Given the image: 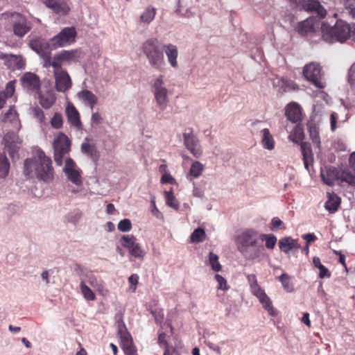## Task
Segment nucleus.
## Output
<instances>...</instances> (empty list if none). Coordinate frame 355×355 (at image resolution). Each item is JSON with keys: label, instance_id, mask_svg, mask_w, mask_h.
Wrapping results in <instances>:
<instances>
[{"label": "nucleus", "instance_id": "f257e3e1", "mask_svg": "<svg viewBox=\"0 0 355 355\" xmlns=\"http://www.w3.org/2000/svg\"><path fill=\"white\" fill-rule=\"evenodd\" d=\"M33 173L38 180L45 182H50L54 178V169L51 159L46 156L41 149L36 150L32 158H28L24 161V175L30 177Z\"/></svg>", "mask_w": 355, "mask_h": 355}, {"label": "nucleus", "instance_id": "f03ea898", "mask_svg": "<svg viewBox=\"0 0 355 355\" xmlns=\"http://www.w3.org/2000/svg\"><path fill=\"white\" fill-rule=\"evenodd\" d=\"M322 39L329 43L334 42H344L352 36V28L346 21L338 19L331 26L327 23L321 26Z\"/></svg>", "mask_w": 355, "mask_h": 355}, {"label": "nucleus", "instance_id": "7ed1b4c3", "mask_svg": "<svg viewBox=\"0 0 355 355\" xmlns=\"http://www.w3.org/2000/svg\"><path fill=\"white\" fill-rule=\"evenodd\" d=\"M150 65L161 70L165 64L163 53V44L157 38L151 37L145 40L141 47Z\"/></svg>", "mask_w": 355, "mask_h": 355}, {"label": "nucleus", "instance_id": "20e7f679", "mask_svg": "<svg viewBox=\"0 0 355 355\" xmlns=\"http://www.w3.org/2000/svg\"><path fill=\"white\" fill-rule=\"evenodd\" d=\"M70 141L62 132H60L53 141L54 160L58 166L62 164L63 157L70 150Z\"/></svg>", "mask_w": 355, "mask_h": 355}, {"label": "nucleus", "instance_id": "39448f33", "mask_svg": "<svg viewBox=\"0 0 355 355\" xmlns=\"http://www.w3.org/2000/svg\"><path fill=\"white\" fill-rule=\"evenodd\" d=\"M10 24L13 34L19 37H24L32 28L31 23L23 15L14 12L10 15Z\"/></svg>", "mask_w": 355, "mask_h": 355}, {"label": "nucleus", "instance_id": "423d86ee", "mask_svg": "<svg viewBox=\"0 0 355 355\" xmlns=\"http://www.w3.org/2000/svg\"><path fill=\"white\" fill-rule=\"evenodd\" d=\"M152 91L159 109L162 110H165L168 103V92L164 86L163 76L160 75L154 80L152 85Z\"/></svg>", "mask_w": 355, "mask_h": 355}, {"label": "nucleus", "instance_id": "0eeeda50", "mask_svg": "<svg viewBox=\"0 0 355 355\" xmlns=\"http://www.w3.org/2000/svg\"><path fill=\"white\" fill-rule=\"evenodd\" d=\"M77 32L73 26L65 27L51 40V45L55 48L65 46L73 43Z\"/></svg>", "mask_w": 355, "mask_h": 355}, {"label": "nucleus", "instance_id": "6e6552de", "mask_svg": "<svg viewBox=\"0 0 355 355\" xmlns=\"http://www.w3.org/2000/svg\"><path fill=\"white\" fill-rule=\"evenodd\" d=\"M304 77L316 87L322 89L324 87V83L321 80V67L320 64L311 62L306 64L303 69Z\"/></svg>", "mask_w": 355, "mask_h": 355}, {"label": "nucleus", "instance_id": "1a4fd4ad", "mask_svg": "<svg viewBox=\"0 0 355 355\" xmlns=\"http://www.w3.org/2000/svg\"><path fill=\"white\" fill-rule=\"evenodd\" d=\"M22 88L29 94H39L41 88L40 77L34 73L26 72L20 78Z\"/></svg>", "mask_w": 355, "mask_h": 355}, {"label": "nucleus", "instance_id": "9d476101", "mask_svg": "<svg viewBox=\"0 0 355 355\" xmlns=\"http://www.w3.org/2000/svg\"><path fill=\"white\" fill-rule=\"evenodd\" d=\"M184 144L186 148L196 158L200 157L202 154V149L200 144L198 138L190 130L189 132L183 133Z\"/></svg>", "mask_w": 355, "mask_h": 355}, {"label": "nucleus", "instance_id": "9b49d317", "mask_svg": "<svg viewBox=\"0 0 355 355\" xmlns=\"http://www.w3.org/2000/svg\"><path fill=\"white\" fill-rule=\"evenodd\" d=\"M238 250L240 252H248L250 246H254L258 243L257 233L252 230L243 232L238 236Z\"/></svg>", "mask_w": 355, "mask_h": 355}, {"label": "nucleus", "instance_id": "f8f14e48", "mask_svg": "<svg viewBox=\"0 0 355 355\" xmlns=\"http://www.w3.org/2000/svg\"><path fill=\"white\" fill-rule=\"evenodd\" d=\"M68 180L76 185L82 184L81 171L77 168L74 161L69 157L65 160V166L63 169Z\"/></svg>", "mask_w": 355, "mask_h": 355}, {"label": "nucleus", "instance_id": "ddd939ff", "mask_svg": "<svg viewBox=\"0 0 355 355\" xmlns=\"http://www.w3.org/2000/svg\"><path fill=\"white\" fill-rule=\"evenodd\" d=\"M0 60H3L4 64L12 71L23 69L26 65L25 60L20 55L1 53Z\"/></svg>", "mask_w": 355, "mask_h": 355}, {"label": "nucleus", "instance_id": "4468645a", "mask_svg": "<svg viewBox=\"0 0 355 355\" xmlns=\"http://www.w3.org/2000/svg\"><path fill=\"white\" fill-rule=\"evenodd\" d=\"M4 148L8 151L9 155L14 158L20 148L21 141L14 132L6 133L3 139Z\"/></svg>", "mask_w": 355, "mask_h": 355}, {"label": "nucleus", "instance_id": "2eb2a0df", "mask_svg": "<svg viewBox=\"0 0 355 355\" xmlns=\"http://www.w3.org/2000/svg\"><path fill=\"white\" fill-rule=\"evenodd\" d=\"M42 2L56 15L64 16L70 11V7L65 0H42Z\"/></svg>", "mask_w": 355, "mask_h": 355}, {"label": "nucleus", "instance_id": "dca6fc26", "mask_svg": "<svg viewBox=\"0 0 355 355\" xmlns=\"http://www.w3.org/2000/svg\"><path fill=\"white\" fill-rule=\"evenodd\" d=\"M251 292L259 299L263 307L269 313L270 315H276V311L272 304L270 299L259 285L255 286L253 289H251Z\"/></svg>", "mask_w": 355, "mask_h": 355}, {"label": "nucleus", "instance_id": "f3484780", "mask_svg": "<svg viewBox=\"0 0 355 355\" xmlns=\"http://www.w3.org/2000/svg\"><path fill=\"white\" fill-rule=\"evenodd\" d=\"M54 77L57 91L64 92L71 88V80L66 70L55 73Z\"/></svg>", "mask_w": 355, "mask_h": 355}, {"label": "nucleus", "instance_id": "a211bd4d", "mask_svg": "<svg viewBox=\"0 0 355 355\" xmlns=\"http://www.w3.org/2000/svg\"><path fill=\"white\" fill-rule=\"evenodd\" d=\"M285 115L288 120L293 123H298L302 121V109L296 103H291L287 105Z\"/></svg>", "mask_w": 355, "mask_h": 355}, {"label": "nucleus", "instance_id": "6ab92c4d", "mask_svg": "<svg viewBox=\"0 0 355 355\" xmlns=\"http://www.w3.org/2000/svg\"><path fill=\"white\" fill-rule=\"evenodd\" d=\"M320 173L323 182L329 186H333L335 181L338 180L339 170L335 167H326L321 170Z\"/></svg>", "mask_w": 355, "mask_h": 355}, {"label": "nucleus", "instance_id": "aec40b11", "mask_svg": "<svg viewBox=\"0 0 355 355\" xmlns=\"http://www.w3.org/2000/svg\"><path fill=\"white\" fill-rule=\"evenodd\" d=\"M304 8L310 12L317 14L320 18H324L327 15L326 9L316 0H308L303 3Z\"/></svg>", "mask_w": 355, "mask_h": 355}, {"label": "nucleus", "instance_id": "412c9836", "mask_svg": "<svg viewBox=\"0 0 355 355\" xmlns=\"http://www.w3.org/2000/svg\"><path fill=\"white\" fill-rule=\"evenodd\" d=\"M327 201L324 208L330 213L334 214L338 210L341 203V198L334 192L327 193Z\"/></svg>", "mask_w": 355, "mask_h": 355}, {"label": "nucleus", "instance_id": "4be33fe9", "mask_svg": "<svg viewBox=\"0 0 355 355\" xmlns=\"http://www.w3.org/2000/svg\"><path fill=\"white\" fill-rule=\"evenodd\" d=\"M314 18H307L306 20L300 21L295 27V31L301 35L305 36L314 32L315 31Z\"/></svg>", "mask_w": 355, "mask_h": 355}, {"label": "nucleus", "instance_id": "5701e85b", "mask_svg": "<svg viewBox=\"0 0 355 355\" xmlns=\"http://www.w3.org/2000/svg\"><path fill=\"white\" fill-rule=\"evenodd\" d=\"M77 96L83 103L89 106L91 110L94 109L95 105L98 102L97 96L88 89H83L79 92Z\"/></svg>", "mask_w": 355, "mask_h": 355}, {"label": "nucleus", "instance_id": "b1692460", "mask_svg": "<svg viewBox=\"0 0 355 355\" xmlns=\"http://www.w3.org/2000/svg\"><path fill=\"white\" fill-rule=\"evenodd\" d=\"M66 115L69 123L76 128L81 125L80 114L77 109L72 103H69L66 107Z\"/></svg>", "mask_w": 355, "mask_h": 355}, {"label": "nucleus", "instance_id": "393cba45", "mask_svg": "<svg viewBox=\"0 0 355 355\" xmlns=\"http://www.w3.org/2000/svg\"><path fill=\"white\" fill-rule=\"evenodd\" d=\"M164 51L168 61L172 67H178L177 58L178 56V47L173 44H163V51Z\"/></svg>", "mask_w": 355, "mask_h": 355}, {"label": "nucleus", "instance_id": "a878e982", "mask_svg": "<svg viewBox=\"0 0 355 355\" xmlns=\"http://www.w3.org/2000/svg\"><path fill=\"white\" fill-rule=\"evenodd\" d=\"M300 148L303 156L304 167L309 170V166L313 162V155L311 144L309 142H301Z\"/></svg>", "mask_w": 355, "mask_h": 355}, {"label": "nucleus", "instance_id": "bb28decb", "mask_svg": "<svg viewBox=\"0 0 355 355\" xmlns=\"http://www.w3.org/2000/svg\"><path fill=\"white\" fill-rule=\"evenodd\" d=\"M279 249L284 253L288 254L290 251L297 250L300 248L297 240L291 237H284L279 241Z\"/></svg>", "mask_w": 355, "mask_h": 355}, {"label": "nucleus", "instance_id": "cd10ccee", "mask_svg": "<svg viewBox=\"0 0 355 355\" xmlns=\"http://www.w3.org/2000/svg\"><path fill=\"white\" fill-rule=\"evenodd\" d=\"M121 340V347L123 349L125 355H135L136 349L134 346L132 338L130 334H126L119 338Z\"/></svg>", "mask_w": 355, "mask_h": 355}, {"label": "nucleus", "instance_id": "c85d7f7f", "mask_svg": "<svg viewBox=\"0 0 355 355\" xmlns=\"http://www.w3.org/2000/svg\"><path fill=\"white\" fill-rule=\"evenodd\" d=\"M15 91V81H9L3 91L0 92V110L3 107L8 98L12 97Z\"/></svg>", "mask_w": 355, "mask_h": 355}, {"label": "nucleus", "instance_id": "c756f323", "mask_svg": "<svg viewBox=\"0 0 355 355\" xmlns=\"http://www.w3.org/2000/svg\"><path fill=\"white\" fill-rule=\"evenodd\" d=\"M248 252H241L246 259L254 260L260 257L264 251V247L258 243L254 246H250L247 249Z\"/></svg>", "mask_w": 355, "mask_h": 355}, {"label": "nucleus", "instance_id": "7c9ffc66", "mask_svg": "<svg viewBox=\"0 0 355 355\" xmlns=\"http://www.w3.org/2000/svg\"><path fill=\"white\" fill-rule=\"evenodd\" d=\"M81 152L86 155L94 162H97L99 158V154L95 144H90L88 142H83L81 144Z\"/></svg>", "mask_w": 355, "mask_h": 355}, {"label": "nucleus", "instance_id": "2f4dec72", "mask_svg": "<svg viewBox=\"0 0 355 355\" xmlns=\"http://www.w3.org/2000/svg\"><path fill=\"white\" fill-rule=\"evenodd\" d=\"M39 102L44 109H49L55 103L56 97L52 92H46L44 94H39Z\"/></svg>", "mask_w": 355, "mask_h": 355}, {"label": "nucleus", "instance_id": "473e14b6", "mask_svg": "<svg viewBox=\"0 0 355 355\" xmlns=\"http://www.w3.org/2000/svg\"><path fill=\"white\" fill-rule=\"evenodd\" d=\"M307 130L309 134V137L314 144L318 148L320 147L321 141L319 133V126L313 121L307 123Z\"/></svg>", "mask_w": 355, "mask_h": 355}, {"label": "nucleus", "instance_id": "72a5a7b5", "mask_svg": "<svg viewBox=\"0 0 355 355\" xmlns=\"http://www.w3.org/2000/svg\"><path fill=\"white\" fill-rule=\"evenodd\" d=\"M29 45L30 47L38 55L43 53L49 49V44L40 37L31 40Z\"/></svg>", "mask_w": 355, "mask_h": 355}, {"label": "nucleus", "instance_id": "f704fd0d", "mask_svg": "<svg viewBox=\"0 0 355 355\" xmlns=\"http://www.w3.org/2000/svg\"><path fill=\"white\" fill-rule=\"evenodd\" d=\"M338 180L345 182L350 185L355 184V171H352L349 168L339 170Z\"/></svg>", "mask_w": 355, "mask_h": 355}, {"label": "nucleus", "instance_id": "c9c22d12", "mask_svg": "<svg viewBox=\"0 0 355 355\" xmlns=\"http://www.w3.org/2000/svg\"><path fill=\"white\" fill-rule=\"evenodd\" d=\"M205 169L204 165L198 161H194L189 169L187 178L191 180V178H199Z\"/></svg>", "mask_w": 355, "mask_h": 355}, {"label": "nucleus", "instance_id": "e433bc0d", "mask_svg": "<svg viewBox=\"0 0 355 355\" xmlns=\"http://www.w3.org/2000/svg\"><path fill=\"white\" fill-rule=\"evenodd\" d=\"M4 121L5 122L11 123L16 129L19 128L20 121L19 119V115L14 108L10 107L5 114Z\"/></svg>", "mask_w": 355, "mask_h": 355}, {"label": "nucleus", "instance_id": "4c0bfd02", "mask_svg": "<svg viewBox=\"0 0 355 355\" xmlns=\"http://www.w3.org/2000/svg\"><path fill=\"white\" fill-rule=\"evenodd\" d=\"M156 15V9L152 6H148L142 14L140 15V22L149 24L155 18Z\"/></svg>", "mask_w": 355, "mask_h": 355}, {"label": "nucleus", "instance_id": "58836bf2", "mask_svg": "<svg viewBox=\"0 0 355 355\" xmlns=\"http://www.w3.org/2000/svg\"><path fill=\"white\" fill-rule=\"evenodd\" d=\"M261 132L263 134L261 141L263 147L268 150H273L275 148V140L269 130L268 128H264Z\"/></svg>", "mask_w": 355, "mask_h": 355}, {"label": "nucleus", "instance_id": "ea45409f", "mask_svg": "<svg viewBox=\"0 0 355 355\" xmlns=\"http://www.w3.org/2000/svg\"><path fill=\"white\" fill-rule=\"evenodd\" d=\"M60 58L64 62L76 61L80 56V51L78 49L71 51H62L60 53Z\"/></svg>", "mask_w": 355, "mask_h": 355}, {"label": "nucleus", "instance_id": "a19ab883", "mask_svg": "<svg viewBox=\"0 0 355 355\" xmlns=\"http://www.w3.org/2000/svg\"><path fill=\"white\" fill-rule=\"evenodd\" d=\"M10 170V163L4 153H0V178H6Z\"/></svg>", "mask_w": 355, "mask_h": 355}, {"label": "nucleus", "instance_id": "79ce46f5", "mask_svg": "<svg viewBox=\"0 0 355 355\" xmlns=\"http://www.w3.org/2000/svg\"><path fill=\"white\" fill-rule=\"evenodd\" d=\"M136 240V238L132 234L123 235L120 239V243L130 251L137 243Z\"/></svg>", "mask_w": 355, "mask_h": 355}, {"label": "nucleus", "instance_id": "37998d69", "mask_svg": "<svg viewBox=\"0 0 355 355\" xmlns=\"http://www.w3.org/2000/svg\"><path fill=\"white\" fill-rule=\"evenodd\" d=\"M259 239L266 241V247L270 250L274 249L277 241V237L272 234H261Z\"/></svg>", "mask_w": 355, "mask_h": 355}, {"label": "nucleus", "instance_id": "c03bdc74", "mask_svg": "<svg viewBox=\"0 0 355 355\" xmlns=\"http://www.w3.org/2000/svg\"><path fill=\"white\" fill-rule=\"evenodd\" d=\"M80 288L84 298L89 301H94L96 300V296L94 292L87 286L84 282H81Z\"/></svg>", "mask_w": 355, "mask_h": 355}, {"label": "nucleus", "instance_id": "a18cd8bd", "mask_svg": "<svg viewBox=\"0 0 355 355\" xmlns=\"http://www.w3.org/2000/svg\"><path fill=\"white\" fill-rule=\"evenodd\" d=\"M164 194L166 205L174 209H178L179 208V202L174 196L173 191L171 190L169 191H165Z\"/></svg>", "mask_w": 355, "mask_h": 355}, {"label": "nucleus", "instance_id": "49530a36", "mask_svg": "<svg viewBox=\"0 0 355 355\" xmlns=\"http://www.w3.org/2000/svg\"><path fill=\"white\" fill-rule=\"evenodd\" d=\"M304 132L301 128L296 126L291 135L289 136L290 139L295 144H301L304 139Z\"/></svg>", "mask_w": 355, "mask_h": 355}, {"label": "nucleus", "instance_id": "de8ad7c7", "mask_svg": "<svg viewBox=\"0 0 355 355\" xmlns=\"http://www.w3.org/2000/svg\"><path fill=\"white\" fill-rule=\"evenodd\" d=\"M116 318L119 337L120 338L121 336H126V334H129V332H128L125 324L123 320V315L122 314L116 315Z\"/></svg>", "mask_w": 355, "mask_h": 355}, {"label": "nucleus", "instance_id": "09e8293b", "mask_svg": "<svg viewBox=\"0 0 355 355\" xmlns=\"http://www.w3.org/2000/svg\"><path fill=\"white\" fill-rule=\"evenodd\" d=\"M206 236L205 232L202 228L196 229L191 235V241L193 243L202 242Z\"/></svg>", "mask_w": 355, "mask_h": 355}, {"label": "nucleus", "instance_id": "8fccbe9b", "mask_svg": "<svg viewBox=\"0 0 355 355\" xmlns=\"http://www.w3.org/2000/svg\"><path fill=\"white\" fill-rule=\"evenodd\" d=\"M209 261L213 270L216 272L221 270L222 266L218 261V255L210 252L209 254Z\"/></svg>", "mask_w": 355, "mask_h": 355}, {"label": "nucleus", "instance_id": "3c124183", "mask_svg": "<svg viewBox=\"0 0 355 355\" xmlns=\"http://www.w3.org/2000/svg\"><path fill=\"white\" fill-rule=\"evenodd\" d=\"M64 62V60L61 59L60 54L58 53L55 55L52 60L51 66L53 67V73L59 72L60 71H63L64 69L62 68V64Z\"/></svg>", "mask_w": 355, "mask_h": 355}, {"label": "nucleus", "instance_id": "603ef678", "mask_svg": "<svg viewBox=\"0 0 355 355\" xmlns=\"http://www.w3.org/2000/svg\"><path fill=\"white\" fill-rule=\"evenodd\" d=\"M51 125L53 128L60 129L63 125L62 116L60 113H55L51 119Z\"/></svg>", "mask_w": 355, "mask_h": 355}, {"label": "nucleus", "instance_id": "864d4df0", "mask_svg": "<svg viewBox=\"0 0 355 355\" xmlns=\"http://www.w3.org/2000/svg\"><path fill=\"white\" fill-rule=\"evenodd\" d=\"M129 252L132 257L139 259H143L146 254V252L141 248L140 244L138 243L132 249H130Z\"/></svg>", "mask_w": 355, "mask_h": 355}, {"label": "nucleus", "instance_id": "5fc2aeb1", "mask_svg": "<svg viewBox=\"0 0 355 355\" xmlns=\"http://www.w3.org/2000/svg\"><path fill=\"white\" fill-rule=\"evenodd\" d=\"M279 279L280 282H282L284 288L287 291H293V285L291 283L290 277H289V276L287 274H286V273L282 274L279 277Z\"/></svg>", "mask_w": 355, "mask_h": 355}, {"label": "nucleus", "instance_id": "6e6d98bb", "mask_svg": "<svg viewBox=\"0 0 355 355\" xmlns=\"http://www.w3.org/2000/svg\"><path fill=\"white\" fill-rule=\"evenodd\" d=\"M345 8L348 10V12L355 19V0H342Z\"/></svg>", "mask_w": 355, "mask_h": 355}, {"label": "nucleus", "instance_id": "4d7b16f0", "mask_svg": "<svg viewBox=\"0 0 355 355\" xmlns=\"http://www.w3.org/2000/svg\"><path fill=\"white\" fill-rule=\"evenodd\" d=\"M132 229V223L130 219L125 218L119 221L118 230L121 232H128Z\"/></svg>", "mask_w": 355, "mask_h": 355}, {"label": "nucleus", "instance_id": "13d9d810", "mask_svg": "<svg viewBox=\"0 0 355 355\" xmlns=\"http://www.w3.org/2000/svg\"><path fill=\"white\" fill-rule=\"evenodd\" d=\"M215 279L218 284V289L227 291L230 288L226 279L220 275L216 274L215 275Z\"/></svg>", "mask_w": 355, "mask_h": 355}, {"label": "nucleus", "instance_id": "bf43d9fd", "mask_svg": "<svg viewBox=\"0 0 355 355\" xmlns=\"http://www.w3.org/2000/svg\"><path fill=\"white\" fill-rule=\"evenodd\" d=\"M32 113L33 116L39 121L40 123H43L45 120V116L44 112L38 107H35L33 109Z\"/></svg>", "mask_w": 355, "mask_h": 355}, {"label": "nucleus", "instance_id": "052dcab7", "mask_svg": "<svg viewBox=\"0 0 355 355\" xmlns=\"http://www.w3.org/2000/svg\"><path fill=\"white\" fill-rule=\"evenodd\" d=\"M89 284L97 289L100 293L103 291V285L101 281L98 282V279L95 277H90L89 279Z\"/></svg>", "mask_w": 355, "mask_h": 355}, {"label": "nucleus", "instance_id": "680f3d73", "mask_svg": "<svg viewBox=\"0 0 355 355\" xmlns=\"http://www.w3.org/2000/svg\"><path fill=\"white\" fill-rule=\"evenodd\" d=\"M271 225L272 230H277L278 229L285 228L284 223L278 217H275L272 219Z\"/></svg>", "mask_w": 355, "mask_h": 355}, {"label": "nucleus", "instance_id": "e2e57ef3", "mask_svg": "<svg viewBox=\"0 0 355 355\" xmlns=\"http://www.w3.org/2000/svg\"><path fill=\"white\" fill-rule=\"evenodd\" d=\"M128 282L130 284V289L132 292H135L137 289V285L139 282V276L137 274H132L128 278Z\"/></svg>", "mask_w": 355, "mask_h": 355}, {"label": "nucleus", "instance_id": "0e129e2a", "mask_svg": "<svg viewBox=\"0 0 355 355\" xmlns=\"http://www.w3.org/2000/svg\"><path fill=\"white\" fill-rule=\"evenodd\" d=\"M158 343L161 347L164 348L169 347L167 341V335L164 333H159L158 335Z\"/></svg>", "mask_w": 355, "mask_h": 355}, {"label": "nucleus", "instance_id": "69168bd1", "mask_svg": "<svg viewBox=\"0 0 355 355\" xmlns=\"http://www.w3.org/2000/svg\"><path fill=\"white\" fill-rule=\"evenodd\" d=\"M246 277L248 282L250 284V290L255 288V286H259L257 277L254 274L248 275Z\"/></svg>", "mask_w": 355, "mask_h": 355}, {"label": "nucleus", "instance_id": "338daca9", "mask_svg": "<svg viewBox=\"0 0 355 355\" xmlns=\"http://www.w3.org/2000/svg\"><path fill=\"white\" fill-rule=\"evenodd\" d=\"M319 277L321 279L329 278L331 277V272L324 266L319 268Z\"/></svg>", "mask_w": 355, "mask_h": 355}, {"label": "nucleus", "instance_id": "774afa93", "mask_svg": "<svg viewBox=\"0 0 355 355\" xmlns=\"http://www.w3.org/2000/svg\"><path fill=\"white\" fill-rule=\"evenodd\" d=\"M92 123L98 125L102 123L103 118L98 112H94L91 118Z\"/></svg>", "mask_w": 355, "mask_h": 355}]
</instances>
